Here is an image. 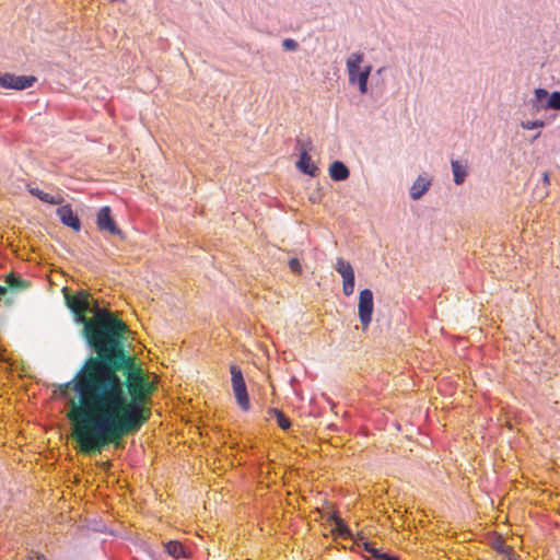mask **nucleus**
Here are the masks:
<instances>
[{
	"label": "nucleus",
	"mask_w": 560,
	"mask_h": 560,
	"mask_svg": "<svg viewBox=\"0 0 560 560\" xmlns=\"http://www.w3.org/2000/svg\"><path fill=\"white\" fill-rule=\"evenodd\" d=\"M378 560H398L395 557L388 556V555H382Z\"/></svg>",
	"instance_id": "obj_27"
},
{
	"label": "nucleus",
	"mask_w": 560,
	"mask_h": 560,
	"mask_svg": "<svg viewBox=\"0 0 560 560\" xmlns=\"http://www.w3.org/2000/svg\"><path fill=\"white\" fill-rule=\"evenodd\" d=\"M289 268L294 273H301L302 272V266L298 258H291L289 260Z\"/></svg>",
	"instance_id": "obj_22"
},
{
	"label": "nucleus",
	"mask_w": 560,
	"mask_h": 560,
	"mask_svg": "<svg viewBox=\"0 0 560 560\" xmlns=\"http://www.w3.org/2000/svg\"><path fill=\"white\" fill-rule=\"evenodd\" d=\"M364 548L366 551L372 553L376 559H380V557L383 555L377 549L373 548L369 542H364Z\"/></svg>",
	"instance_id": "obj_25"
},
{
	"label": "nucleus",
	"mask_w": 560,
	"mask_h": 560,
	"mask_svg": "<svg viewBox=\"0 0 560 560\" xmlns=\"http://www.w3.org/2000/svg\"><path fill=\"white\" fill-rule=\"evenodd\" d=\"M549 98V92L546 89L538 88L534 91V97L530 105L535 110H546V101Z\"/></svg>",
	"instance_id": "obj_13"
},
{
	"label": "nucleus",
	"mask_w": 560,
	"mask_h": 560,
	"mask_svg": "<svg viewBox=\"0 0 560 560\" xmlns=\"http://www.w3.org/2000/svg\"><path fill=\"white\" fill-rule=\"evenodd\" d=\"M165 550L170 556L175 558L186 557L185 548L178 541H168L165 545Z\"/></svg>",
	"instance_id": "obj_16"
},
{
	"label": "nucleus",
	"mask_w": 560,
	"mask_h": 560,
	"mask_svg": "<svg viewBox=\"0 0 560 560\" xmlns=\"http://www.w3.org/2000/svg\"><path fill=\"white\" fill-rule=\"evenodd\" d=\"M66 292L65 299L96 355L89 357L75 376L65 384L74 392L68 418L73 438L84 454H97L110 444L138 432L150 417L144 407L150 384L132 357L124 349L126 324L92 305L91 295Z\"/></svg>",
	"instance_id": "obj_1"
},
{
	"label": "nucleus",
	"mask_w": 560,
	"mask_h": 560,
	"mask_svg": "<svg viewBox=\"0 0 560 560\" xmlns=\"http://www.w3.org/2000/svg\"><path fill=\"white\" fill-rule=\"evenodd\" d=\"M27 190L31 195L49 205H62L65 201L62 196H51L37 187H33L32 185H27Z\"/></svg>",
	"instance_id": "obj_10"
},
{
	"label": "nucleus",
	"mask_w": 560,
	"mask_h": 560,
	"mask_svg": "<svg viewBox=\"0 0 560 560\" xmlns=\"http://www.w3.org/2000/svg\"><path fill=\"white\" fill-rule=\"evenodd\" d=\"M373 307V292L370 289L362 290L359 295L358 314L363 329L372 322Z\"/></svg>",
	"instance_id": "obj_5"
},
{
	"label": "nucleus",
	"mask_w": 560,
	"mask_h": 560,
	"mask_svg": "<svg viewBox=\"0 0 560 560\" xmlns=\"http://www.w3.org/2000/svg\"><path fill=\"white\" fill-rule=\"evenodd\" d=\"M329 521L334 522L335 528L332 529L334 533H337L342 538H351L352 533L347 527V525L343 523V521L337 516L335 513H332L329 518Z\"/></svg>",
	"instance_id": "obj_15"
},
{
	"label": "nucleus",
	"mask_w": 560,
	"mask_h": 560,
	"mask_svg": "<svg viewBox=\"0 0 560 560\" xmlns=\"http://www.w3.org/2000/svg\"><path fill=\"white\" fill-rule=\"evenodd\" d=\"M96 225L101 232L108 233L110 235L124 237L122 231L117 226L115 220L112 217V210L108 206L102 207L96 215Z\"/></svg>",
	"instance_id": "obj_6"
},
{
	"label": "nucleus",
	"mask_w": 560,
	"mask_h": 560,
	"mask_svg": "<svg viewBox=\"0 0 560 560\" xmlns=\"http://www.w3.org/2000/svg\"><path fill=\"white\" fill-rule=\"evenodd\" d=\"M342 292L346 296H350L354 292V283H342Z\"/></svg>",
	"instance_id": "obj_24"
},
{
	"label": "nucleus",
	"mask_w": 560,
	"mask_h": 560,
	"mask_svg": "<svg viewBox=\"0 0 560 560\" xmlns=\"http://www.w3.org/2000/svg\"><path fill=\"white\" fill-rule=\"evenodd\" d=\"M545 126L544 120L536 119V120H523L521 121V127L525 130H532V129H539Z\"/></svg>",
	"instance_id": "obj_20"
},
{
	"label": "nucleus",
	"mask_w": 560,
	"mask_h": 560,
	"mask_svg": "<svg viewBox=\"0 0 560 560\" xmlns=\"http://www.w3.org/2000/svg\"><path fill=\"white\" fill-rule=\"evenodd\" d=\"M454 183L460 185L465 182L467 176V166L457 160L451 162Z\"/></svg>",
	"instance_id": "obj_14"
},
{
	"label": "nucleus",
	"mask_w": 560,
	"mask_h": 560,
	"mask_svg": "<svg viewBox=\"0 0 560 560\" xmlns=\"http://www.w3.org/2000/svg\"><path fill=\"white\" fill-rule=\"evenodd\" d=\"M57 215L59 217L62 224L73 229L74 231H80L81 222L78 215L73 212L70 205H63L57 209Z\"/></svg>",
	"instance_id": "obj_8"
},
{
	"label": "nucleus",
	"mask_w": 560,
	"mask_h": 560,
	"mask_svg": "<svg viewBox=\"0 0 560 560\" xmlns=\"http://www.w3.org/2000/svg\"><path fill=\"white\" fill-rule=\"evenodd\" d=\"M547 109H560V92L555 91L549 93V98L546 101V110Z\"/></svg>",
	"instance_id": "obj_19"
},
{
	"label": "nucleus",
	"mask_w": 560,
	"mask_h": 560,
	"mask_svg": "<svg viewBox=\"0 0 560 560\" xmlns=\"http://www.w3.org/2000/svg\"><path fill=\"white\" fill-rule=\"evenodd\" d=\"M269 413L276 417L277 422L281 429L288 430L291 427L290 420L278 409H270Z\"/></svg>",
	"instance_id": "obj_18"
},
{
	"label": "nucleus",
	"mask_w": 560,
	"mask_h": 560,
	"mask_svg": "<svg viewBox=\"0 0 560 560\" xmlns=\"http://www.w3.org/2000/svg\"><path fill=\"white\" fill-rule=\"evenodd\" d=\"M35 81L36 78L33 75H14L8 72H0V86L3 89L21 91L31 88Z\"/></svg>",
	"instance_id": "obj_7"
},
{
	"label": "nucleus",
	"mask_w": 560,
	"mask_h": 560,
	"mask_svg": "<svg viewBox=\"0 0 560 560\" xmlns=\"http://www.w3.org/2000/svg\"><path fill=\"white\" fill-rule=\"evenodd\" d=\"M342 277V283H354V271H351V272H347L345 276H341Z\"/></svg>",
	"instance_id": "obj_26"
},
{
	"label": "nucleus",
	"mask_w": 560,
	"mask_h": 560,
	"mask_svg": "<svg viewBox=\"0 0 560 560\" xmlns=\"http://www.w3.org/2000/svg\"><path fill=\"white\" fill-rule=\"evenodd\" d=\"M383 69H384V68H380V69L377 70V73H381V72L383 71Z\"/></svg>",
	"instance_id": "obj_29"
},
{
	"label": "nucleus",
	"mask_w": 560,
	"mask_h": 560,
	"mask_svg": "<svg viewBox=\"0 0 560 560\" xmlns=\"http://www.w3.org/2000/svg\"><path fill=\"white\" fill-rule=\"evenodd\" d=\"M36 560H46L44 556H38Z\"/></svg>",
	"instance_id": "obj_28"
},
{
	"label": "nucleus",
	"mask_w": 560,
	"mask_h": 560,
	"mask_svg": "<svg viewBox=\"0 0 560 560\" xmlns=\"http://www.w3.org/2000/svg\"><path fill=\"white\" fill-rule=\"evenodd\" d=\"M282 47L287 51H295L299 48V44L295 39L292 38H285L282 42Z\"/></svg>",
	"instance_id": "obj_21"
},
{
	"label": "nucleus",
	"mask_w": 560,
	"mask_h": 560,
	"mask_svg": "<svg viewBox=\"0 0 560 560\" xmlns=\"http://www.w3.org/2000/svg\"><path fill=\"white\" fill-rule=\"evenodd\" d=\"M230 372L232 375V388L236 402L242 410L247 411L249 410L250 404L243 373L236 365H231Z\"/></svg>",
	"instance_id": "obj_3"
},
{
	"label": "nucleus",
	"mask_w": 560,
	"mask_h": 560,
	"mask_svg": "<svg viewBox=\"0 0 560 560\" xmlns=\"http://www.w3.org/2000/svg\"><path fill=\"white\" fill-rule=\"evenodd\" d=\"M296 147L300 150V159L296 162V167L304 174L315 176L318 168L315 164L312 163V158L308 154V151L312 150V141L310 139H296Z\"/></svg>",
	"instance_id": "obj_4"
},
{
	"label": "nucleus",
	"mask_w": 560,
	"mask_h": 560,
	"mask_svg": "<svg viewBox=\"0 0 560 560\" xmlns=\"http://www.w3.org/2000/svg\"><path fill=\"white\" fill-rule=\"evenodd\" d=\"M335 269L340 276H345L347 272L353 271L351 264L341 257L336 259Z\"/></svg>",
	"instance_id": "obj_17"
},
{
	"label": "nucleus",
	"mask_w": 560,
	"mask_h": 560,
	"mask_svg": "<svg viewBox=\"0 0 560 560\" xmlns=\"http://www.w3.org/2000/svg\"><path fill=\"white\" fill-rule=\"evenodd\" d=\"M7 287L0 285V300H3V296L9 292V289L20 290L27 288V282L15 277L14 275H9L5 278Z\"/></svg>",
	"instance_id": "obj_12"
},
{
	"label": "nucleus",
	"mask_w": 560,
	"mask_h": 560,
	"mask_svg": "<svg viewBox=\"0 0 560 560\" xmlns=\"http://www.w3.org/2000/svg\"><path fill=\"white\" fill-rule=\"evenodd\" d=\"M364 54L361 51L351 52L346 60V68L349 83L358 85L361 94L368 93V81L372 71V66H362Z\"/></svg>",
	"instance_id": "obj_2"
},
{
	"label": "nucleus",
	"mask_w": 560,
	"mask_h": 560,
	"mask_svg": "<svg viewBox=\"0 0 560 560\" xmlns=\"http://www.w3.org/2000/svg\"><path fill=\"white\" fill-rule=\"evenodd\" d=\"M541 180H542V185H544V190L541 191L540 197H545L548 194L547 187L550 185V177H549V173L548 172H545L542 174Z\"/></svg>",
	"instance_id": "obj_23"
},
{
	"label": "nucleus",
	"mask_w": 560,
	"mask_h": 560,
	"mask_svg": "<svg viewBox=\"0 0 560 560\" xmlns=\"http://www.w3.org/2000/svg\"><path fill=\"white\" fill-rule=\"evenodd\" d=\"M431 179L420 175L410 187V197L412 200H419L431 187Z\"/></svg>",
	"instance_id": "obj_9"
},
{
	"label": "nucleus",
	"mask_w": 560,
	"mask_h": 560,
	"mask_svg": "<svg viewBox=\"0 0 560 560\" xmlns=\"http://www.w3.org/2000/svg\"><path fill=\"white\" fill-rule=\"evenodd\" d=\"M350 175L349 168L343 162L335 161L329 166V176L336 182L346 180Z\"/></svg>",
	"instance_id": "obj_11"
}]
</instances>
